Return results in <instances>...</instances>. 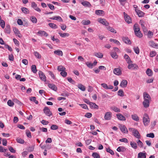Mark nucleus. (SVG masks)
Segmentation results:
<instances>
[{
  "label": "nucleus",
  "instance_id": "4be33fe9",
  "mask_svg": "<svg viewBox=\"0 0 158 158\" xmlns=\"http://www.w3.org/2000/svg\"><path fill=\"white\" fill-rule=\"evenodd\" d=\"M50 19L53 20H56L59 21V22H62L63 20L61 17L59 16H54L52 18H50Z\"/></svg>",
  "mask_w": 158,
  "mask_h": 158
},
{
  "label": "nucleus",
  "instance_id": "de8ad7c7",
  "mask_svg": "<svg viewBox=\"0 0 158 158\" xmlns=\"http://www.w3.org/2000/svg\"><path fill=\"white\" fill-rule=\"evenodd\" d=\"M118 95L121 97H123L124 96V93L122 89H121L118 91Z\"/></svg>",
  "mask_w": 158,
  "mask_h": 158
},
{
  "label": "nucleus",
  "instance_id": "412c9836",
  "mask_svg": "<svg viewBox=\"0 0 158 158\" xmlns=\"http://www.w3.org/2000/svg\"><path fill=\"white\" fill-rule=\"evenodd\" d=\"M123 40L126 44H131V40L127 37H123L122 38Z\"/></svg>",
  "mask_w": 158,
  "mask_h": 158
},
{
  "label": "nucleus",
  "instance_id": "37998d69",
  "mask_svg": "<svg viewBox=\"0 0 158 158\" xmlns=\"http://www.w3.org/2000/svg\"><path fill=\"white\" fill-rule=\"evenodd\" d=\"M92 156L94 158H100L99 154L97 152H93L92 154Z\"/></svg>",
  "mask_w": 158,
  "mask_h": 158
},
{
  "label": "nucleus",
  "instance_id": "b1692460",
  "mask_svg": "<svg viewBox=\"0 0 158 158\" xmlns=\"http://www.w3.org/2000/svg\"><path fill=\"white\" fill-rule=\"evenodd\" d=\"M130 145L131 147L134 149H136L137 148V143L135 142H131Z\"/></svg>",
  "mask_w": 158,
  "mask_h": 158
},
{
  "label": "nucleus",
  "instance_id": "a18cd8bd",
  "mask_svg": "<svg viewBox=\"0 0 158 158\" xmlns=\"http://www.w3.org/2000/svg\"><path fill=\"white\" fill-rule=\"evenodd\" d=\"M31 70L34 73H35L37 71L36 66L35 65H33L31 66Z\"/></svg>",
  "mask_w": 158,
  "mask_h": 158
},
{
  "label": "nucleus",
  "instance_id": "9d476101",
  "mask_svg": "<svg viewBox=\"0 0 158 158\" xmlns=\"http://www.w3.org/2000/svg\"><path fill=\"white\" fill-rule=\"evenodd\" d=\"M124 17L126 21L128 23L131 22V20L130 17L125 12H124Z\"/></svg>",
  "mask_w": 158,
  "mask_h": 158
},
{
  "label": "nucleus",
  "instance_id": "49530a36",
  "mask_svg": "<svg viewBox=\"0 0 158 158\" xmlns=\"http://www.w3.org/2000/svg\"><path fill=\"white\" fill-rule=\"evenodd\" d=\"M111 57L114 59H116L118 57V55L116 52H112L110 54Z\"/></svg>",
  "mask_w": 158,
  "mask_h": 158
},
{
  "label": "nucleus",
  "instance_id": "a878e982",
  "mask_svg": "<svg viewBox=\"0 0 158 158\" xmlns=\"http://www.w3.org/2000/svg\"><path fill=\"white\" fill-rule=\"evenodd\" d=\"M106 27L108 31H111V32L114 33H116V31L114 28H113L112 27H110L108 25V26H107Z\"/></svg>",
  "mask_w": 158,
  "mask_h": 158
},
{
  "label": "nucleus",
  "instance_id": "603ef678",
  "mask_svg": "<svg viewBox=\"0 0 158 158\" xmlns=\"http://www.w3.org/2000/svg\"><path fill=\"white\" fill-rule=\"evenodd\" d=\"M0 22V25L2 28H4L5 26V22L3 20H1Z\"/></svg>",
  "mask_w": 158,
  "mask_h": 158
},
{
  "label": "nucleus",
  "instance_id": "f257e3e1",
  "mask_svg": "<svg viewBox=\"0 0 158 158\" xmlns=\"http://www.w3.org/2000/svg\"><path fill=\"white\" fill-rule=\"evenodd\" d=\"M144 101L143 102L144 107L147 108L149 106L150 102L151 101V98L150 95L146 93L143 94Z\"/></svg>",
  "mask_w": 158,
  "mask_h": 158
},
{
  "label": "nucleus",
  "instance_id": "58836bf2",
  "mask_svg": "<svg viewBox=\"0 0 158 158\" xmlns=\"http://www.w3.org/2000/svg\"><path fill=\"white\" fill-rule=\"evenodd\" d=\"M57 69L59 71H65L66 69L62 65H60L58 66Z\"/></svg>",
  "mask_w": 158,
  "mask_h": 158
},
{
  "label": "nucleus",
  "instance_id": "bb28decb",
  "mask_svg": "<svg viewBox=\"0 0 158 158\" xmlns=\"http://www.w3.org/2000/svg\"><path fill=\"white\" fill-rule=\"evenodd\" d=\"M95 14L98 15H104V11L102 10H97L95 11Z\"/></svg>",
  "mask_w": 158,
  "mask_h": 158
},
{
  "label": "nucleus",
  "instance_id": "cd10ccee",
  "mask_svg": "<svg viewBox=\"0 0 158 158\" xmlns=\"http://www.w3.org/2000/svg\"><path fill=\"white\" fill-rule=\"evenodd\" d=\"M82 4L85 6L90 7L91 6V5L89 2L84 1L81 2Z\"/></svg>",
  "mask_w": 158,
  "mask_h": 158
},
{
  "label": "nucleus",
  "instance_id": "6ab92c4d",
  "mask_svg": "<svg viewBox=\"0 0 158 158\" xmlns=\"http://www.w3.org/2000/svg\"><path fill=\"white\" fill-rule=\"evenodd\" d=\"M48 87L52 89L55 91H56L57 90V87L55 85L48 84Z\"/></svg>",
  "mask_w": 158,
  "mask_h": 158
},
{
  "label": "nucleus",
  "instance_id": "473e14b6",
  "mask_svg": "<svg viewBox=\"0 0 158 158\" xmlns=\"http://www.w3.org/2000/svg\"><path fill=\"white\" fill-rule=\"evenodd\" d=\"M94 55L96 56L99 58H101L103 56V54L102 53L99 52L95 53Z\"/></svg>",
  "mask_w": 158,
  "mask_h": 158
},
{
  "label": "nucleus",
  "instance_id": "69168bd1",
  "mask_svg": "<svg viewBox=\"0 0 158 158\" xmlns=\"http://www.w3.org/2000/svg\"><path fill=\"white\" fill-rule=\"evenodd\" d=\"M5 32L7 33H10V29L9 26H7L5 28Z\"/></svg>",
  "mask_w": 158,
  "mask_h": 158
},
{
  "label": "nucleus",
  "instance_id": "f03ea898",
  "mask_svg": "<svg viewBox=\"0 0 158 158\" xmlns=\"http://www.w3.org/2000/svg\"><path fill=\"white\" fill-rule=\"evenodd\" d=\"M150 122L149 118L148 115L145 113L144 114L143 117V122L144 125L145 126H147Z\"/></svg>",
  "mask_w": 158,
  "mask_h": 158
},
{
  "label": "nucleus",
  "instance_id": "f704fd0d",
  "mask_svg": "<svg viewBox=\"0 0 158 158\" xmlns=\"http://www.w3.org/2000/svg\"><path fill=\"white\" fill-rule=\"evenodd\" d=\"M22 11L25 14H27L29 13V11L28 9L26 7H22L21 8Z\"/></svg>",
  "mask_w": 158,
  "mask_h": 158
},
{
  "label": "nucleus",
  "instance_id": "0e129e2a",
  "mask_svg": "<svg viewBox=\"0 0 158 158\" xmlns=\"http://www.w3.org/2000/svg\"><path fill=\"white\" fill-rule=\"evenodd\" d=\"M85 64L88 67L91 69L92 68L93 64L92 63L89 62H87Z\"/></svg>",
  "mask_w": 158,
  "mask_h": 158
},
{
  "label": "nucleus",
  "instance_id": "f3484780",
  "mask_svg": "<svg viewBox=\"0 0 158 158\" xmlns=\"http://www.w3.org/2000/svg\"><path fill=\"white\" fill-rule=\"evenodd\" d=\"M124 57L127 64H130L132 63V61L127 55L126 54H125L124 56Z\"/></svg>",
  "mask_w": 158,
  "mask_h": 158
},
{
  "label": "nucleus",
  "instance_id": "13d9d810",
  "mask_svg": "<svg viewBox=\"0 0 158 158\" xmlns=\"http://www.w3.org/2000/svg\"><path fill=\"white\" fill-rule=\"evenodd\" d=\"M156 52L154 51H151L150 53V56L151 57H153L156 55Z\"/></svg>",
  "mask_w": 158,
  "mask_h": 158
},
{
  "label": "nucleus",
  "instance_id": "ddd939ff",
  "mask_svg": "<svg viewBox=\"0 0 158 158\" xmlns=\"http://www.w3.org/2000/svg\"><path fill=\"white\" fill-rule=\"evenodd\" d=\"M139 24L141 25L143 31L144 32H146L147 31V29L145 26V23L144 21L143 20H140L139 22Z\"/></svg>",
  "mask_w": 158,
  "mask_h": 158
},
{
  "label": "nucleus",
  "instance_id": "052dcab7",
  "mask_svg": "<svg viewBox=\"0 0 158 158\" xmlns=\"http://www.w3.org/2000/svg\"><path fill=\"white\" fill-rule=\"evenodd\" d=\"M60 74L61 75L64 77H66L67 75V73L66 72H65V71H61Z\"/></svg>",
  "mask_w": 158,
  "mask_h": 158
},
{
  "label": "nucleus",
  "instance_id": "bf43d9fd",
  "mask_svg": "<svg viewBox=\"0 0 158 158\" xmlns=\"http://www.w3.org/2000/svg\"><path fill=\"white\" fill-rule=\"evenodd\" d=\"M153 35V33L151 31H148V38H152V36Z\"/></svg>",
  "mask_w": 158,
  "mask_h": 158
},
{
  "label": "nucleus",
  "instance_id": "864d4df0",
  "mask_svg": "<svg viewBox=\"0 0 158 158\" xmlns=\"http://www.w3.org/2000/svg\"><path fill=\"white\" fill-rule=\"evenodd\" d=\"M135 52L137 54H139V49L138 47H134L133 48Z\"/></svg>",
  "mask_w": 158,
  "mask_h": 158
},
{
  "label": "nucleus",
  "instance_id": "72a5a7b5",
  "mask_svg": "<svg viewBox=\"0 0 158 158\" xmlns=\"http://www.w3.org/2000/svg\"><path fill=\"white\" fill-rule=\"evenodd\" d=\"M59 34L61 37L63 38H64L66 37H68L69 36V35L68 33H62L61 32H59Z\"/></svg>",
  "mask_w": 158,
  "mask_h": 158
},
{
  "label": "nucleus",
  "instance_id": "2f4dec72",
  "mask_svg": "<svg viewBox=\"0 0 158 158\" xmlns=\"http://www.w3.org/2000/svg\"><path fill=\"white\" fill-rule=\"evenodd\" d=\"M147 74L149 76H152L153 74L152 71L150 69H148L146 71Z\"/></svg>",
  "mask_w": 158,
  "mask_h": 158
},
{
  "label": "nucleus",
  "instance_id": "39448f33",
  "mask_svg": "<svg viewBox=\"0 0 158 158\" xmlns=\"http://www.w3.org/2000/svg\"><path fill=\"white\" fill-rule=\"evenodd\" d=\"M39 75L41 80L44 81H45L46 80V78L45 76L44 73L41 71L39 72Z\"/></svg>",
  "mask_w": 158,
  "mask_h": 158
},
{
  "label": "nucleus",
  "instance_id": "a211bd4d",
  "mask_svg": "<svg viewBox=\"0 0 158 158\" xmlns=\"http://www.w3.org/2000/svg\"><path fill=\"white\" fill-rule=\"evenodd\" d=\"M127 81L125 80H123L120 83V85L123 88H125L127 87Z\"/></svg>",
  "mask_w": 158,
  "mask_h": 158
},
{
  "label": "nucleus",
  "instance_id": "7c9ffc66",
  "mask_svg": "<svg viewBox=\"0 0 158 158\" xmlns=\"http://www.w3.org/2000/svg\"><path fill=\"white\" fill-rule=\"evenodd\" d=\"M77 86L79 89L82 91H85V87L81 84H79Z\"/></svg>",
  "mask_w": 158,
  "mask_h": 158
},
{
  "label": "nucleus",
  "instance_id": "9b49d317",
  "mask_svg": "<svg viewBox=\"0 0 158 158\" xmlns=\"http://www.w3.org/2000/svg\"><path fill=\"white\" fill-rule=\"evenodd\" d=\"M31 6L35 10L39 12H40L41 10L40 9L37 7V4L34 2H32L31 3Z\"/></svg>",
  "mask_w": 158,
  "mask_h": 158
},
{
  "label": "nucleus",
  "instance_id": "4d7b16f0",
  "mask_svg": "<svg viewBox=\"0 0 158 158\" xmlns=\"http://www.w3.org/2000/svg\"><path fill=\"white\" fill-rule=\"evenodd\" d=\"M106 151L110 153L112 155H113L114 154L113 151L109 148H106Z\"/></svg>",
  "mask_w": 158,
  "mask_h": 158
},
{
  "label": "nucleus",
  "instance_id": "c85d7f7f",
  "mask_svg": "<svg viewBox=\"0 0 158 158\" xmlns=\"http://www.w3.org/2000/svg\"><path fill=\"white\" fill-rule=\"evenodd\" d=\"M131 118L132 119L136 121H138L139 120V117L136 114H133L131 115Z\"/></svg>",
  "mask_w": 158,
  "mask_h": 158
},
{
  "label": "nucleus",
  "instance_id": "423d86ee",
  "mask_svg": "<svg viewBox=\"0 0 158 158\" xmlns=\"http://www.w3.org/2000/svg\"><path fill=\"white\" fill-rule=\"evenodd\" d=\"M44 113L46 115L50 116L52 115V113L50 111V109L47 107H45L44 109Z\"/></svg>",
  "mask_w": 158,
  "mask_h": 158
},
{
  "label": "nucleus",
  "instance_id": "aec40b11",
  "mask_svg": "<svg viewBox=\"0 0 158 158\" xmlns=\"http://www.w3.org/2000/svg\"><path fill=\"white\" fill-rule=\"evenodd\" d=\"M146 153L140 152L139 153L138 155V158H146Z\"/></svg>",
  "mask_w": 158,
  "mask_h": 158
},
{
  "label": "nucleus",
  "instance_id": "20e7f679",
  "mask_svg": "<svg viewBox=\"0 0 158 158\" xmlns=\"http://www.w3.org/2000/svg\"><path fill=\"white\" fill-rule=\"evenodd\" d=\"M119 127L121 131L124 133H127L128 132V130L125 125H120Z\"/></svg>",
  "mask_w": 158,
  "mask_h": 158
},
{
  "label": "nucleus",
  "instance_id": "1a4fd4ad",
  "mask_svg": "<svg viewBox=\"0 0 158 158\" xmlns=\"http://www.w3.org/2000/svg\"><path fill=\"white\" fill-rule=\"evenodd\" d=\"M114 73L118 76H119L122 74V71L119 68H116L114 69L113 70Z\"/></svg>",
  "mask_w": 158,
  "mask_h": 158
},
{
  "label": "nucleus",
  "instance_id": "0eeeda50",
  "mask_svg": "<svg viewBox=\"0 0 158 158\" xmlns=\"http://www.w3.org/2000/svg\"><path fill=\"white\" fill-rule=\"evenodd\" d=\"M98 21L103 25L107 26L109 24V23L106 20V19H104L99 18L98 19Z\"/></svg>",
  "mask_w": 158,
  "mask_h": 158
},
{
  "label": "nucleus",
  "instance_id": "a19ab883",
  "mask_svg": "<svg viewBox=\"0 0 158 158\" xmlns=\"http://www.w3.org/2000/svg\"><path fill=\"white\" fill-rule=\"evenodd\" d=\"M48 25L50 27L53 29H56L58 27L56 25L52 23H49Z\"/></svg>",
  "mask_w": 158,
  "mask_h": 158
},
{
  "label": "nucleus",
  "instance_id": "79ce46f5",
  "mask_svg": "<svg viewBox=\"0 0 158 158\" xmlns=\"http://www.w3.org/2000/svg\"><path fill=\"white\" fill-rule=\"evenodd\" d=\"M135 34L137 36L140 38L142 37L143 36V34L141 33L140 31L136 33H135Z\"/></svg>",
  "mask_w": 158,
  "mask_h": 158
},
{
  "label": "nucleus",
  "instance_id": "c9c22d12",
  "mask_svg": "<svg viewBox=\"0 0 158 158\" xmlns=\"http://www.w3.org/2000/svg\"><path fill=\"white\" fill-rule=\"evenodd\" d=\"M38 34L42 35H44L46 37L48 35V34L45 31H39L38 32Z\"/></svg>",
  "mask_w": 158,
  "mask_h": 158
},
{
  "label": "nucleus",
  "instance_id": "7ed1b4c3",
  "mask_svg": "<svg viewBox=\"0 0 158 158\" xmlns=\"http://www.w3.org/2000/svg\"><path fill=\"white\" fill-rule=\"evenodd\" d=\"M112 115V113L110 112H106L105 114L104 118L105 120H110L111 119Z\"/></svg>",
  "mask_w": 158,
  "mask_h": 158
},
{
  "label": "nucleus",
  "instance_id": "e2e57ef3",
  "mask_svg": "<svg viewBox=\"0 0 158 158\" xmlns=\"http://www.w3.org/2000/svg\"><path fill=\"white\" fill-rule=\"evenodd\" d=\"M48 6L49 7V8L52 10H54L55 8L54 6L51 4H47Z\"/></svg>",
  "mask_w": 158,
  "mask_h": 158
},
{
  "label": "nucleus",
  "instance_id": "6e6552de",
  "mask_svg": "<svg viewBox=\"0 0 158 158\" xmlns=\"http://www.w3.org/2000/svg\"><path fill=\"white\" fill-rule=\"evenodd\" d=\"M128 64L127 68L130 69H137L138 68V66L135 64H131V63H130Z\"/></svg>",
  "mask_w": 158,
  "mask_h": 158
},
{
  "label": "nucleus",
  "instance_id": "338daca9",
  "mask_svg": "<svg viewBox=\"0 0 158 158\" xmlns=\"http://www.w3.org/2000/svg\"><path fill=\"white\" fill-rule=\"evenodd\" d=\"M101 85L102 87L105 89H107L108 85L106 83H103L101 84Z\"/></svg>",
  "mask_w": 158,
  "mask_h": 158
},
{
  "label": "nucleus",
  "instance_id": "09e8293b",
  "mask_svg": "<svg viewBox=\"0 0 158 158\" xmlns=\"http://www.w3.org/2000/svg\"><path fill=\"white\" fill-rule=\"evenodd\" d=\"M31 21L34 23H36L37 22V19L34 16H32L30 18Z\"/></svg>",
  "mask_w": 158,
  "mask_h": 158
},
{
  "label": "nucleus",
  "instance_id": "6e6d98bb",
  "mask_svg": "<svg viewBox=\"0 0 158 158\" xmlns=\"http://www.w3.org/2000/svg\"><path fill=\"white\" fill-rule=\"evenodd\" d=\"M16 141L18 143L21 144H23L24 142V140L21 138H17L16 139Z\"/></svg>",
  "mask_w": 158,
  "mask_h": 158
},
{
  "label": "nucleus",
  "instance_id": "4468645a",
  "mask_svg": "<svg viewBox=\"0 0 158 158\" xmlns=\"http://www.w3.org/2000/svg\"><path fill=\"white\" fill-rule=\"evenodd\" d=\"M133 135L136 138L140 139L141 138L140 136L139 135V133L138 131L135 129V130H134V131L132 133Z\"/></svg>",
  "mask_w": 158,
  "mask_h": 158
},
{
  "label": "nucleus",
  "instance_id": "4c0bfd02",
  "mask_svg": "<svg viewBox=\"0 0 158 158\" xmlns=\"http://www.w3.org/2000/svg\"><path fill=\"white\" fill-rule=\"evenodd\" d=\"M126 150V148L122 146L118 147L117 149V151L118 152H124Z\"/></svg>",
  "mask_w": 158,
  "mask_h": 158
},
{
  "label": "nucleus",
  "instance_id": "dca6fc26",
  "mask_svg": "<svg viewBox=\"0 0 158 158\" xmlns=\"http://www.w3.org/2000/svg\"><path fill=\"white\" fill-rule=\"evenodd\" d=\"M117 118L120 120L125 121L126 120L125 117L121 114H116Z\"/></svg>",
  "mask_w": 158,
  "mask_h": 158
},
{
  "label": "nucleus",
  "instance_id": "8fccbe9b",
  "mask_svg": "<svg viewBox=\"0 0 158 158\" xmlns=\"http://www.w3.org/2000/svg\"><path fill=\"white\" fill-rule=\"evenodd\" d=\"M8 105L10 106H13L14 105V103L11 100H9L7 102Z\"/></svg>",
  "mask_w": 158,
  "mask_h": 158
},
{
  "label": "nucleus",
  "instance_id": "c756f323",
  "mask_svg": "<svg viewBox=\"0 0 158 158\" xmlns=\"http://www.w3.org/2000/svg\"><path fill=\"white\" fill-rule=\"evenodd\" d=\"M54 53L56 55L62 56L63 55V52L59 50H55L54 52Z\"/></svg>",
  "mask_w": 158,
  "mask_h": 158
},
{
  "label": "nucleus",
  "instance_id": "5fc2aeb1",
  "mask_svg": "<svg viewBox=\"0 0 158 158\" xmlns=\"http://www.w3.org/2000/svg\"><path fill=\"white\" fill-rule=\"evenodd\" d=\"M146 136L148 137L151 138H153L154 137V135L153 133H151L149 134H147L146 135Z\"/></svg>",
  "mask_w": 158,
  "mask_h": 158
},
{
  "label": "nucleus",
  "instance_id": "c03bdc74",
  "mask_svg": "<svg viewBox=\"0 0 158 158\" xmlns=\"http://www.w3.org/2000/svg\"><path fill=\"white\" fill-rule=\"evenodd\" d=\"M110 41L111 42H113L114 43L116 44H117L118 45H120V44L119 42L117 40L115 39H110Z\"/></svg>",
  "mask_w": 158,
  "mask_h": 158
},
{
  "label": "nucleus",
  "instance_id": "680f3d73",
  "mask_svg": "<svg viewBox=\"0 0 158 158\" xmlns=\"http://www.w3.org/2000/svg\"><path fill=\"white\" fill-rule=\"evenodd\" d=\"M58 126L56 125H53L51 127V129L53 130H57L58 128Z\"/></svg>",
  "mask_w": 158,
  "mask_h": 158
},
{
  "label": "nucleus",
  "instance_id": "5701e85b",
  "mask_svg": "<svg viewBox=\"0 0 158 158\" xmlns=\"http://www.w3.org/2000/svg\"><path fill=\"white\" fill-rule=\"evenodd\" d=\"M133 28L135 33H136L137 31H140V29L138 24H135L134 25Z\"/></svg>",
  "mask_w": 158,
  "mask_h": 158
},
{
  "label": "nucleus",
  "instance_id": "3c124183",
  "mask_svg": "<svg viewBox=\"0 0 158 158\" xmlns=\"http://www.w3.org/2000/svg\"><path fill=\"white\" fill-rule=\"evenodd\" d=\"M34 55L38 59H40L41 58V56L40 54L37 52H34Z\"/></svg>",
  "mask_w": 158,
  "mask_h": 158
},
{
  "label": "nucleus",
  "instance_id": "393cba45",
  "mask_svg": "<svg viewBox=\"0 0 158 158\" xmlns=\"http://www.w3.org/2000/svg\"><path fill=\"white\" fill-rule=\"evenodd\" d=\"M89 105L91 108L97 109H98V106L95 103L90 102V103Z\"/></svg>",
  "mask_w": 158,
  "mask_h": 158
},
{
  "label": "nucleus",
  "instance_id": "774afa93",
  "mask_svg": "<svg viewBox=\"0 0 158 158\" xmlns=\"http://www.w3.org/2000/svg\"><path fill=\"white\" fill-rule=\"evenodd\" d=\"M9 151L12 153H15V150L11 147H9L8 148Z\"/></svg>",
  "mask_w": 158,
  "mask_h": 158
},
{
  "label": "nucleus",
  "instance_id": "ea45409f",
  "mask_svg": "<svg viewBox=\"0 0 158 158\" xmlns=\"http://www.w3.org/2000/svg\"><path fill=\"white\" fill-rule=\"evenodd\" d=\"M81 23L84 25H88L90 23V21L89 20H84L82 21Z\"/></svg>",
  "mask_w": 158,
  "mask_h": 158
},
{
  "label": "nucleus",
  "instance_id": "f8f14e48",
  "mask_svg": "<svg viewBox=\"0 0 158 158\" xmlns=\"http://www.w3.org/2000/svg\"><path fill=\"white\" fill-rule=\"evenodd\" d=\"M148 44L150 46L154 48H158V44L155 43L153 40L149 41Z\"/></svg>",
  "mask_w": 158,
  "mask_h": 158
},
{
  "label": "nucleus",
  "instance_id": "2eb2a0df",
  "mask_svg": "<svg viewBox=\"0 0 158 158\" xmlns=\"http://www.w3.org/2000/svg\"><path fill=\"white\" fill-rule=\"evenodd\" d=\"M135 11L137 13L139 17H142L144 16V13L142 11L137 9H135Z\"/></svg>",
  "mask_w": 158,
  "mask_h": 158
},
{
  "label": "nucleus",
  "instance_id": "e433bc0d",
  "mask_svg": "<svg viewBox=\"0 0 158 158\" xmlns=\"http://www.w3.org/2000/svg\"><path fill=\"white\" fill-rule=\"evenodd\" d=\"M111 110H113L115 112H120V109L117 107L115 106H112L111 107Z\"/></svg>",
  "mask_w": 158,
  "mask_h": 158
}]
</instances>
